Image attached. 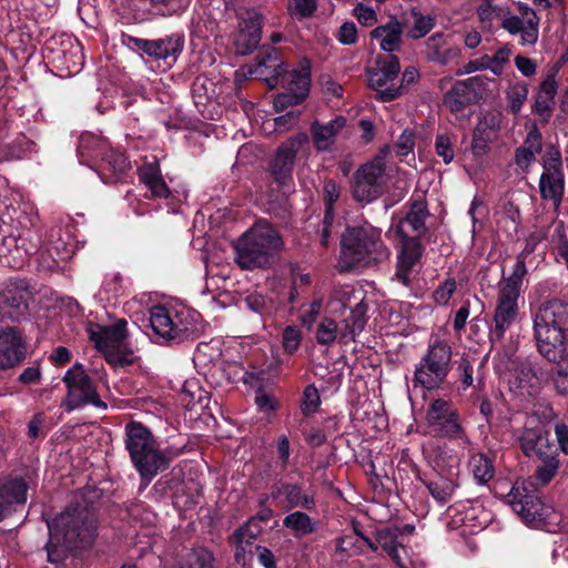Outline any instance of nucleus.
Listing matches in <instances>:
<instances>
[{
	"instance_id": "nucleus-1",
	"label": "nucleus",
	"mask_w": 568,
	"mask_h": 568,
	"mask_svg": "<svg viewBox=\"0 0 568 568\" xmlns=\"http://www.w3.org/2000/svg\"><path fill=\"white\" fill-rule=\"evenodd\" d=\"M48 560L62 561L70 551L92 542L95 531V514L88 505L75 503L49 525Z\"/></svg>"
},
{
	"instance_id": "nucleus-2",
	"label": "nucleus",
	"mask_w": 568,
	"mask_h": 568,
	"mask_svg": "<svg viewBox=\"0 0 568 568\" xmlns=\"http://www.w3.org/2000/svg\"><path fill=\"white\" fill-rule=\"evenodd\" d=\"M534 335L539 353L548 361L565 356L568 347V303H542L534 316Z\"/></svg>"
},
{
	"instance_id": "nucleus-3",
	"label": "nucleus",
	"mask_w": 568,
	"mask_h": 568,
	"mask_svg": "<svg viewBox=\"0 0 568 568\" xmlns=\"http://www.w3.org/2000/svg\"><path fill=\"white\" fill-rule=\"evenodd\" d=\"M310 136L305 132L288 138L281 143L267 162L265 171L268 189L277 194H267L271 203L281 204L295 192L294 166L300 150L307 145Z\"/></svg>"
},
{
	"instance_id": "nucleus-4",
	"label": "nucleus",
	"mask_w": 568,
	"mask_h": 568,
	"mask_svg": "<svg viewBox=\"0 0 568 568\" xmlns=\"http://www.w3.org/2000/svg\"><path fill=\"white\" fill-rule=\"evenodd\" d=\"M126 448L131 459L143 478H152L169 467V459L159 449L150 430L132 422L126 427Z\"/></svg>"
},
{
	"instance_id": "nucleus-5",
	"label": "nucleus",
	"mask_w": 568,
	"mask_h": 568,
	"mask_svg": "<svg viewBox=\"0 0 568 568\" xmlns=\"http://www.w3.org/2000/svg\"><path fill=\"white\" fill-rule=\"evenodd\" d=\"M367 306L359 302L351 311L349 316L337 320L334 317L335 311H331L329 315L324 316L315 329L316 342L321 345H331L335 342L347 344L355 339L358 332L364 328L365 313Z\"/></svg>"
},
{
	"instance_id": "nucleus-6",
	"label": "nucleus",
	"mask_w": 568,
	"mask_h": 568,
	"mask_svg": "<svg viewBox=\"0 0 568 568\" xmlns=\"http://www.w3.org/2000/svg\"><path fill=\"white\" fill-rule=\"evenodd\" d=\"M427 204L423 200L413 201L406 215L393 224L392 232L400 248H423V235L427 232L425 220L428 216Z\"/></svg>"
},
{
	"instance_id": "nucleus-7",
	"label": "nucleus",
	"mask_w": 568,
	"mask_h": 568,
	"mask_svg": "<svg viewBox=\"0 0 568 568\" xmlns=\"http://www.w3.org/2000/svg\"><path fill=\"white\" fill-rule=\"evenodd\" d=\"M124 338V324H116L111 327L97 325L95 329L90 328V339L112 365H125L132 362V352L125 345Z\"/></svg>"
},
{
	"instance_id": "nucleus-8",
	"label": "nucleus",
	"mask_w": 568,
	"mask_h": 568,
	"mask_svg": "<svg viewBox=\"0 0 568 568\" xmlns=\"http://www.w3.org/2000/svg\"><path fill=\"white\" fill-rule=\"evenodd\" d=\"M450 357V347L443 342H436L416 369L415 382L428 389L438 387L448 373Z\"/></svg>"
},
{
	"instance_id": "nucleus-9",
	"label": "nucleus",
	"mask_w": 568,
	"mask_h": 568,
	"mask_svg": "<svg viewBox=\"0 0 568 568\" xmlns=\"http://www.w3.org/2000/svg\"><path fill=\"white\" fill-rule=\"evenodd\" d=\"M312 63L306 57L298 61V65L291 72L288 88L285 92L274 97L273 105L276 112H283L288 106L302 104L310 94Z\"/></svg>"
},
{
	"instance_id": "nucleus-10",
	"label": "nucleus",
	"mask_w": 568,
	"mask_h": 568,
	"mask_svg": "<svg viewBox=\"0 0 568 568\" xmlns=\"http://www.w3.org/2000/svg\"><path fill=\"white\" fill-rule=\"evenodd\" d=\"M426 420L430 432L437 436L457 438L463 433L457 410L449 400L434 399L427 410Z\"/></svg>"
},
{
	"instance_id": "nucleus-11",
	"label": "nucleus",
	"mask_w": 568,
	"mask_h": 568,
	"mask_svg": "<svg viewBox=\"0 0 568 568\" xmlns=\"http://www.w3.org/2000/svg\"><path fill=\"white\" fill-rule=\"evenodd\" d=\"M63 381L69 388V393L64 402V405L69 410L88 403L98 407H105V404L100 399L95 387L81 366H74L69 371Z\"/></svg>"
},
{
	"instance_id": "nucleus-12",
	"label": "nucleus",
	"mask_w": 568,
	"mask_h": 568,
	"mask_svg": "<svg viewBox=\"0 0 568 568\" xmlns=\"http://www.w3.org/2000/svg\"><path fill=\"white\" fill-rule=\"evenodd\" d=\"M518 296L519 292L513 284L499 285L498 300L494 316L495 325L490 332L493 341L501 339L506 329H508L514 323L518 313Z\"/></svg>"
},
{
	"instance_id": "nucleus-13",
	"label": "nucleus",
	"mask_w": 568,
	"mask_h": 568,
	"mask_svg": "<svg viewBox=\"0 0 568 568\" xmlns=\"http://www.w3.org/2000/svg\"><path fill=\"white\" fill-rule=\"evenodd\" d=\"M282 244L278 231L266 219H258L239 237L233 248H280Z\"/></svg>"
},
{
	"instance_id": "nucleus-14",
	"label": "nucleus",
	"mask_w": 568,
	"mask_h": 568,
	"mask_svg": "<svg viewBox=\"0 0 568 568\" xmlns=\"http://www.w3.org/2000/svg\"><path fill=\"white\" fill-rule=\"evenodd\" d=\"M93 170L103 183L113 184L126 180L131 171V162L123 152L111 146Z\"/></svg>"
},
{
	"instance_id": "nucleus-15",
	"label": "nucleus",
	"mask_w": 568,
	"mask_h": 568,
	"mask_svg": "<svg viewBox=\"0 0 568 568\" xmlns=\"http://www.w3.org/2000/svg\"><path fill=\"white\" fill-rule=\"evenodd\" d=\"M479 81V77L456 81L452 89L445 93L443 99L444 105L448 108L452 113H459L475 104L478 100L475 84H478Z\"/></svg>"
},
{
	"instance_id": "nucleus-16",
	"label": "nucleus",
	"mask_w": 568,
	"mask_h": 568,
	"mask_svg": "<svg viewBox=\"0 0 568 568\" xmlns=\"http://www.w3.org/2000/svg\"><path fill=\"white\" fill-rule=\"evenodd\" d=\"M75 42L74 44L72 38L65 34L53 36L45 41V49L54 55V60H63L70 72L71 68L78 71L83 64L84 57L80 43Z\"/></svg>"
},
{
	"instance_id": "nucleus-17",
	"label": "nucleus",
	"mask_w": 568,
	"mask_h": 568,
	"mask_svg": "<svg viewBox=\"0 0 568 568\" xmlns=\"http://www.w3.org/2000/svg\"><path fill=\"white\" fill-rule=\"evenodd\" d=\"M400 71L399 60L394 54H379L375 59V67L366 70L369 88L378 92L387 82L397 78ZM378 100V93H376Z\"/></svg>"
},
{
	"instance_id": "nucleus-18",
	"label": "nucleus",
	"mask_w": 568,
	"mask_h": 568,
	"mask_svg": "<svg viewBox=\"0 0 568 568\" xmlns=\"http://www.w3.org/2000/svg\"><path fill=\"white\" fill-rule=\"evenodd\" d=\"M138 175L148 192H150V197L170 200V209L174 210L176 207L178 202H173L175 197L164 181L158 162L144 163L138 169Z\"/></svg>"
},
{
	"instance_id": "nucleus-19",
	"label": "nucleus",
	"mask_w": 568,
	"mask_h": 568,
	"mask_svg": "<svg viewBox=\"0 0 568 568\" xmlns=\"http://www.w3.org/2000/svg\"><path fill=\"white\" fill-rule=\"evenodd\" d=\"M262 39V17L257 13L244 19L240 23L239 32L234 39L235 52L239 55H248L257 49Z\"/></svg>"
},
{
	"instance_id": "nucleus-20",
	"label": "nucleus",
	"mask_w": 568,
	"mask_h": 568,
	"mask_svg": "<svg viewBox=\"0 0 568 568\" xmlns=\"http://www.w3.org/2000/svg\"><path fill=\"white\" fill-rule=\"evenodd\" d=\"M110 149L111 145L108 139L91 132H84L79 138L77 155L81 164L93 170Z\"/></svg>"
},
{
	"instance_id": "nucleus-21",
	"label": "nucleus",
	"mask_w": 568,
	"mask_h": 568,
	"mask_svg": "<svg viewBox=\"0 0 568 568\" xmlns=\"http://www.w3.org/2000/svg\"><path fill=\"white\" fill-rule=\"evenodd\" d=\"M381 241V231L373 225H347L341 234L339 248H376Z\"/></svg>"
},
{
	"instance_id": "nucleus-22",
	"label": "nucleus",
	"mask_w": 568,
	"mask_h": 568,
	"mask_svg": "<svg viewBox=\"0 0 568 568\" xmlns=\"http://www.w3.org/2000/svg\"><path fill=\"white\" fill-rule=\"evenodd\" d=\"M346 118L336 115L327 123H321L315 120L311 123V134L314 148L318 152L328 151L335 143L336 135L345 128Z\"/></svg>"
},
{
	"instance_id": "nucleus-23",
	"label": "nucleus",
	"mask_w": 568,
	"mask_h": 568,
	"mask_svg": "<svg viewBox=\"0 0 568 568\" xmlns=\"http://www.w3.org/2000/svg\"><path fill=\"white\" fill-rule=\"evenodd\" d=\"M256 68L261 74L277 81L288 74V65L282 59L280 49L272 45H262L255 57Z\"/></svg>"
},
{
	"instance_id": "nucleus-24",
	"label": "nucleus",
	"mask_w": 568,
	"mask_h": 568,
	"mask_svg": "<svg viewBox=\"0 0 568 568\" xmlns=\"http://www.w3.org/2000/svg\"><path fill=\"white\" fill-rule=\"evenodd\" d=\"M26 348L19 333L14 328L0 332V369L13 367L21 362Z\"/></svg>"
},
{
	"instance_id": "nucleus-25",
	"label": "nucleus",
	"mask_w": 568,
	"mask_h": 568,
	"mask_svg": "<svg viewBox=\"0 0 568 568\" xmlns=\"http://www.w3.org/2000/svg\"><path fill=\"white\" fill-rule=\"evenodd\" d=\"M542 151V134L534 124L528 131L523 144L515 150L514 162L524 173H528L536 161V155Z\"/></svg>"
},
{
	"instance_id": "nucleus-26",
	"label": "nucleus",
	"mask_w": 568,
	"mask_h": 568,
	"mask_svg": "<svg viewBox=\"0 0 568 568\" xmlns=\"http://www.w3.org/2000/svg\"><path fill=\"white\" fill-rule=\"evenodd\" d=\"M557 90L558 84L551 75H547L539 85L535 102L531 106V112L538 115L539 121L542 123H548L552 115Z\"/></svg>"
},
{
	"instance_id": "nucleus-27",
	"label": "nucleus",
	"mask_w": 568,
	"mask_h": 568,
	"mask_svg": "<svg viewBox=\"0 0 568 568\" xmlns=\"http://www.w3.org/2000/svg\"><path fill=\"white\" fill-rule=\"evenodd\" d=\"M184 48V36L173 33L164 38L152 40V54L150 59L163 61L166 65L173 64Z\"/></svg>"
},
{
	"instance_id": "nucleus-28",
	"label": "nucleus",
	"mask_w": 568,
	"mask_h": 568,
	"mask_svg": "<svg viewBox=\"0 0 568 568\" xmlns=\"http://www.w3.org/2000/svg\"><path fill=\"white\" fill-rule=\"evenodd\" d=\"M150 323L154 333L166 339L176 338L186 329L174 323L163 306H155L150 311Z\"/></svg>"
},
{
	"instance_id": "nucleus-29",
	"label": "nucleus",
	"mask_w": 568,
	"mask_h": 568,
	"mask_svg": "<svg viewBox=\"0 0 568 568\" xmlns=\"http://www.w3.org/2000/svg\"><path fill=\"white\" fill-rule=\"evenodd\" d=\"M538 187L541 200L550 203L557 211L565 194V175L540 174Z\"/></svg>"
},
{
	"instance_id": "nucleus-30",
	"label": "nucleus",
	"mask_w": 568,
	"mask_h": 568,
	"mask_svg": "<svg viewBox=\"0 0 568 568\" xmlns=\"http://www.w3.org/2000/svg\"><path fill=\"white\" fill-rule=\"evenodd\" d=\"M29 293L20 287H8L0 293V314L2 316L16 317L27 310V297Z\"/></svg>"
},
{
	"instance_id": "nucleus-31",
	"label": "nucleus",
	"mask_w": 568,
	"mask_h": 568,
	"mask_svg": "<svg viewBox=\"0 0 568 568\" xmlns=\"http://www.w3.org/2000/svg\"><path fill=\"white\" fill-rule=\"evenodd\" d=\"M518 495V488H515V493L509 495L511 497L509 503L514 510L527 523H532L537 519L541 520L545 516L541 501L528 495H525L521 499H517Z\"/></svg>"
},
{
	"instance_id": "nucleus-32",
	"label": "nucleus",
	"mask_w": 568,
	"mask_h": 568,
	"mask_svg": "<svg viewBox=\"0 0 568 568\" xmlns=\"http://www.w3.org/2000/svg\"><path fill=\"white\" fill-rule=\"evenodd\" d=\"M26 484L21 479H13L0 488V520L11 511L13 504L26 501Z\"/></svg>"
},
{
	"instance_id": "nucleus-33",
	"label": "nucleus",
	"mask_w": 568,
	"mask_h": 568,
	"mask_svg": "<svg viewBox=\"0 0 568 568\" xmlns=\"http://www.w3.org/2000/svg\"><path fill=\"white\" fill-rule=\"evenodd\" d=\"M261 530L262 528L258 520L251 519L232 536V542L236 546L235 559L237 562L245 561L246 546L251 545L252 540L260 535Z\"/></svg>"
},
{
	"instance_id": "nucleus-34",
	"label": "nucleus",
	"mask_w": 568,
	"mask_h": 568,
	"mask_svg": "<svg viewBox=\"0 0 568 568\" xmlns=\"http://www.w3.org/2000/svg\"><path fill=\"white\" fill-rule=\"evenodd\" d=\"M419 79V72L416 68H406L402 75V83L398 87H387L378 91V101L390 102L404 95L408 87Z\"/></svg>"
},
{
	"instance_id": "nucleus-35",
	"label": "nucleus",
	"mask_w": 568,
	"mask_h": 568,
	"mask_svg": "<svg viewBox=\"0 0 568 568\" xmlns=\"http://www.w3.org/2000/svg\"><path fill=\"white\" fill-rule=\"evenodd\" d=\"M419 266V251H400L397 256L396 277L404 284H408L409 275L417 273Z\"/></svg>"
},
{
	"instance_id": "nucleus-36",
	"label": "nucleus",
	"mask_w": 568,
	"mask_h": 568,
	"mask_svg": "<svg viewBox=\"0 0 568 568\" xmlns=\"http://www.w3.org/2000/svg\"><path fill=\"white\" fill-rule=\"evenodd\" d=\"M539 384V378L534 372L530 365L524 364L517 371L514 381H510V388L519 390L521 394L526 390L527 394H531V390L536 389Z\"/></svg>"
},
{
	"instance_id": "nucleus-37",
	"label": "nucleus",
	"mask_w": 568,
	"mask_h": 568,
	"mask_svg": "<svg viewBox=\"0 0 568 568\" xmlns=\"http://www.w3.org/2000/svg\"><path fill=\"white\" fill-rule=\"evenodd\" d=\"M233 260L243 270L263 267L271 261L267 251H234Z\"/></svg>"
},
{
	"instance_id": "nucleus-38",
	"label": "nucleus",
	"mask_w": 568,
	"mask_h": 568,
	"mask_svg": "<svg viewBox=\"0 0 568 568\" xmlns=\"http://www.w3.org/2000/svg\"><path fill=\"white\" fill-rule=\"evenodd\" d=\"M540 164L542 166L541 174L565 175L561 151L557 144L550 143L546 145Z\"/></svg>"
},
{
	"instance_id": "nucleus-39",
	"label": "nucleus",
	"mask_w": 568,
	"mask_h": 568,
	"mask_svg": "<svg viewBox=\"0 0 568 568\" xmlns=\"http://www.w3.org/2000/svg\"><path fill=\"white\" fill-rule=\"evenodd\" d=\"M277 498L280 499V504L285 508H293L296 506H302L306 509H311L313 505V499L308 496H302L301 490L291 485H285L278 489Z\"/></svg>"
},
{
	"instance_id": "nucleus-40",
	"label": "nucleus",
	"mask_w": 568,
	"mask_h": 568,
	"mask_svg": "<svg viewBox=\"0 0 568 568\" xmlns=\"http://www.w3.org/2000/svg\"><path fill=\"white\" fill-rule=\"evenodd\" d=\"M398 529L397 528H382L376 531V541L382 548L388 554V556L399 566H403L400 562L398 552H397V540Z\"/></svg>"
},
{
	"instance_id": "nucleus-41",
	"label": "nucleus",
	"mask_w": 568,
	"mask_h": 568,
	"mask_svg": "<svg viewBox=\"0 0 568 568\" xmlns=\"http://www.w3.org/2000/svg\"><path fill=\"white\" fill-rule=\"evenodd\" d=\"M284 526L292 529L297 537L310 535L315 530L313 520L302 511H295L286 516Z\"/></svg>"
},
{
	"instance_id": "nucleus-42",
	"label": "nucleus",
	"mask_w": 568,
	"mask_h": 568,
	"mask_svg": "<svg viewBox=\"0 0 568 568\" xmlns=\"http://www.w3.org/2000/svg\"><path fill=\"white\" fill-rule=\"evenodd\" d=\"M385 173V163L382 160L367 162L355 172L354 179H361L368 185H381L379 180Z\"/></svg>"
},
{
	"instance_id": "nucleus-43",
	"label": "nucleus",
	"mask_w": 568,
	"mask_h": 568,
	"mask_svg": "<svg viewBox=\"0 0 568 568\" xmlns=\"http://www.w3.org/2000/svg\"><path fill=\"white\" fill-rule=\"evenodd\" d=\"M352 193L355 201L361 203H372L382 195V185H368L361 179H354Z\"/></svg>"
},
{
	"instance_id": "nucleus-44",
	"label": "nucleus",
	"mask_w": 568,
	"mask_h": 568,
	"mask_svg": "<svg viewBox=\"0 0 568 568\" xmlns=\"http://www.w3.org/2000/svg\"><path fill=\"white\" fill-rule=\"evenodd\" d=\"M490 131L486 124L478 123L473 131L471 153L480 158L490 151Z\"/></svg>"
},
{
	"instance_id": "nucleus-45",
	"label": "nucleus",
	"mask_w": 568,
	"mask_h": 568,
	"mask_svg": "<svg viewBox=\"0 0 568 568\" xmlns=\"http://www.w3.org/2000/svg\"><path fill=\"white\" fill-rule=\"evenodd\" d=\"M368 251H341L337 268L341 272H347L366 266V255Z\"/></svg>"
},
{
	"instance_id": "nucleus-46",
	"label": "nucleus",
	"mask_w": 568,
	"mask_h": 568,
	"mask_svg": "<svg viewBox=\"0 0 568 568\" xmlns=\"http://www.w3.org/2000/svg\"><path fill=\"white\" fill-rule=\"evenodd\" d=\"M528 92V84L524 81L516 82L510 87L507 98L509 101L508 109L511 114L517 115L520 112L527 100Z\"/></svg>"
},
{
	"instance_id": "nucleus-47",
	"label": "nucleus",
	"mask_w": 568,
	"mask_h": 568,
	"mask_svg": "<svg viewBox=\"0 0 568 568\" xmlns=\"http://www.w3.org/2000/svg\"><path fill=\"white\" fill-rule=\"evenodd\" d=\"M412 17L415 19L412 29V38L420 39L428 34L436 24V18L434 16H424L416 8L410 10Z\"/></svg>"
},
{
	"instance_id": "nucleus-48",
	"label": "nucleus",
	"mask_w": 568,
	"mask_h": 568,
	"mask_svg": "<svg viewBox=\"0 0 568 568\" xmlns=\"http://www.w3.org/2000/svg\"><path fill=\"white\" fill-rule=\"evenodd\" d=\"M427 487L435 499L446 503L452 497L455 485L450 479L437 477L436 479L430 480L427 484Z\"/></svg>"
},
{
	"instance_id": "nucleus-49",
	"label": "nucleus",
	"mask_w": 568,
	"mask_h": 568,
	"mask_svg": "<svg viewBox=\"0 0 568 568\" xmlns=\"http://www.w3.org/2000/svg\"><path fill=\"white\" fill-rule=\"evenodd\" d=\"M120 42L141 57L146 55L150 58L152 54V40L133 37L122 32L120 36Z\"/></svg>"
},
{
	"instance_id": "nucleus-50",
	"label": "nucleus",
	"mask_w": 568,
	"mask_h": 568,
	"mask_svg": "<svg viewBox=\"0 0 568 568\" xmlns=\"http://www.w3.org/2000/svg\"><path fill=\"white\" fill-rule=\"evenodd\" d=\"M148 0H121L119 13L128 21H141L144 19V2Z\"/></svg>"
},
{
	"instance_id": "nucleus-51",
	"label": "nucleus",
	"mask_w": 568,
	"mask_h": 568,
	"mask_svg": "<svg viewBox=\"0 0 568 568\" xmlns=\"http://www.w3.org/2000/svg\"><path fill=\"white\" fill-rule=\"evenodd\" d=\"M470 466L475 478L480 483H487L494 476V468L490 460L481 454L475 455L471 458Z\"/></svg>"
},
{
	"instance_id": "nucleus-52",
	"label": "nucleus",
	"mask_w": 568,
	"mask_h": 568,
	"mask_svg": "<svg viewBox=\"0 0 568 568\" xmlns=\"http://www.w3.org/2000/svg\"><path fill=\"white\" fill-rule=\"evenodd\" d=\"M556 456L548 454L545 458L540 459L541 464L537 467L536 471V479L540 485L548 484L557 473L559 462Z\"/></svg>"
},
{
	"instance_id": "nucleus-53",
	"label": "nucleus",
	"mask_w": 568,
	"mask_h": 568,
	"mask_svg": "<svg viewBox=\"0 0 568 568\" xmlns=\"http://www.w3.org/2000/svg\"><path fill=\"white\" fill-rule=\"evenodd\" d=\"M552 362L557 363V374L554 377L555 387L559 393L568 395V347L565 356Z\"/></svg>"
},
{
	"instance_id": "nucleus-54",
	"label": "nucleus",
	"mask_w": 568,
	"mask_h": 568,
	"mask_svg": "<svg viewBox=\"0 0 568 568\" xmlns=\"http://www.w3.org/2000/svg\"><path fill=\"white\" fill-rule=\"evenodd\" d=\"M436 154L448 164L454 160L453 139L447 133H438L435 139Z\"/></svg>"
},
{
	"instance_id": "nucleus-55",
	"label": "nucleus",
	"mask_w": 568,
	"mask_h": 568,
	"mask_svg": "<svg viewBox=\"0 0 568 568\" xmlns=\"http://www.w3.org/2000/svg\"><path fill=\"white\" fill-rule=\"evenodd\" d=\"M148 2L162 16L178 13L189 4V0H148Z\"/></svg>"
},
{
	"instance_id": "nucleus-56",
	"label": "nucleus",
	"mask_w": 568,
	"mask_h": 568,
	"mask_svg": "<svg viewBox=\"0 0 568 568\" xmlns=\"http://www.w3.org/2000/svg\"><path fill=\"white\" fill-rule=\"evenodd\" d=\"M212 555L205 549H199L191 552L182 568H213L212 567Z\"/></svg>"
},
{
	"instance_id": "nucleus-57",
	"label": "nucleus",
	"mask_w": 568,
	"mask_h": 568,
	"mask_svg": "<svg viewBox=\"0 0 568 568\" xmlns=\"http://www.w3.org/2000/svg\"><path fill=\"white\" fill-rule=\"evenodd\" d=\"M460 55L459 48H448L443 50H433L430 53H427V59L429 61L439 63L442 65L448 64L452 60L457 59Z\"/></svg>"
},
{
	"instance_id": "nucleus-58",
	"label": "nucleus",
	"mask_w": 568,
	"mask_h": 568,
	"mask_svg": "<svg viewBox=\"0 0 568 568\" xmlns=\"http://www.w3.org/2000/svg\"><path fill=\"white\" fill-rule=\"evenodd\" d=\"M402 28L398 22L393 23V27L381 41V49L385 52H392L400 42Z\"/></svg>"
},
{
	"instance_id": "nucleus-59",
	"label": "nucleus",
	"mask_w": 568,
	"mask_h": 568,
	"mask_svg": "<svg viewBox=\"0 0 568 568\" xmlns=\"http://www.w3.org/2000/svg\"><path fill=\"white\" fill-rule=\"evenodd\" d=\"M339 43L351 45L357 41V28L353 21L344 22L336 36Z\"/></svg>"
},
{
	"instance_id": "nucleus-60",
	"label": "nucleus",
	"mask_w": 568,
	"mask_h": 568,
	"mask_svg": "<svg viewBox=\"0 0 568 568\" xmlns=\"http://www.w3.org/2000/svg\"><path fill=\"white\" fill-rule=\"evenodd\" d=\"M320 404V395L314 386H307L304 390L302 412L308 416L314 413Z\"/></svg>"
},
{
	"instance_id": "nucleus-61",
	"label": "nucleus",
	"mask_w": 568,
	"mask_h": 568,
	"mask_svg": "<svg viewBox=\"0 0 568 568\" xmlns=\"http://www.w3.org/2000/svg\"><path fill=\"white\" fill-rule=\"evenodd\" d=\"M341 187L336 181L329 179L326 180L323 186V201L325 206H335V203L339 199Z\"/></svg>"
},
{
	"instance_id": "nucleus-62",
	"label": "nucleus",
	"mask_w": 568,
	"mask_h": 568,
	"mask_svg": "<svg viewBox=\"0 0 568 568\" xmlns=\"http://www.w3.org/2000/svg\"><path fill=\"white\" fill-rule=\"evenodd\" d=\"M414 133L406 129L399 136L398 142L395 144L396 154L399 156H407L414 149Z\"/></svg>"
},
{
	"instance_id": "nucleus-63",
	"label": "nucleus",
	"mask_w": 568,
	"mask_h": 568,
	"mask_svg": "<svg viewBox=\"0 0 568 568\" xmlns=\"http://www.w3.org/2000/svg\"><path fill=\"white\" fill-rule=\"evenodd\" d=\"M354 16L356 17L357 21L365 27H372L377 22L376 12L363 3H358L354 8Z\"/></svg>"
},
{
	"instance_id": "nucleus-64",
	"label": "nucleus",
	"mask_w": 568,
	"mask_h": 568,
	"mask_svg": "<svg viewBox=\"0 0 568 568\" xmlns=\"http://www.w3.org/2000/svg\"><path fill=\"white\" fill-rule=\"evenodd\" d=\"M301 343V332L295 327L287 326L283 332V346L286 352L294 353Z\"/></svg>"
}]
</instances>
